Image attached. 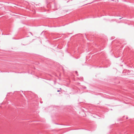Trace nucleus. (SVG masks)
<instances>
[{
  "mask_svg": "<svg viewBox=\"0 0 134 134\" xmlns=\"http://www.w3.org/2000/svg\"><path fill=\"white\" fill-rule=\"evenodd\" d=\"M75 73L77 74V71H75Z\"/></svg>",
  "mask_w": 134,
  "mask_h": 134,
  "instance_id": "nucleus-1",
  "label": "nucleus"
},
{
  "mask_svg": "<svg viewBox=\"0 0 134 134\" xmlns=\"http://www.w3.org/2000/svg\"><path fill=\"white\" fill-rule=\"evenodd\" d=\"M59 91H60L59 90H58L57 91V92H59Z\"/></svg>",
  "mask_w": 134,
  "mask_h": 134,
  "instance_id": "nucleus-2",
  "label": "nucleus"
}]
</instances>
